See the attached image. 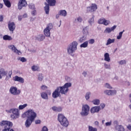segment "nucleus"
I'll return each mask as SVG.
<instances>
[{"mask_svg":"<svg viewBox=\"0 0 131 131\" xmlns=\"http://www.w3.org/2000/svg\"><path fill=\"white\" fill-rule=\"evenodd\" d=\"M31 69L32 71H38L39 70V67L37 65H34L32 66Z\"/></svg>","mask_w":131,"mask_h":131,"instance_id":"obj_30","label":"nucleus"},{"mask_svg":"<svg viewBox=\"0 0 131 131\" xmlns=\"http://www.w3.org/2000/svg\"><path fill=\"white\" fill-rule=\"evenodd\" d=\"M28 51L30 52V53H35L36 52V49H28Z\"/></svg>","mask_w":131,"mask_h":131,"instance_id":"obj_56","label":"nucleus"},{"mask_svg":"<svg viewBox=\"0 0 131 131\" xmlns=\"http://www.w3.org/2000/svg\"><path fill=\"white\" fill-rule=\"evenodd\" d=\"M38 79L39 81H42V80H43V76L42 75V74H38Z\"/></svg>","mask_w":131,"mask_h":131,"instance_id":"obj_36","label":"nucleus"},{"mask_svg":"<svg viewBox=\"0 0 131 131\" xmlns=\"http://www.w3.org/2000/svg\"><path fill=\"white\" fill-rule=\"evenodd\" d=\"M3 2L7 8H11V2L9 0H3Z\"/></svg>","mask_w":131,"mask_h":131,"instance_id":"obj_28","label":"nucleus"},{"mask_svg":"<svg viewBox=\"0 0 131 131\" xmlns=\"http://www.w3.org/2000/svg\"><path fill=\"white\" fill-rule=\"evenodd\" d=\"M89 43H90V45H94V43H95V39H91L90 40H89V41H88Z\"/></svg>","mask_w":131,"mask_h":131,"instance_id":"obj_50","label":"nucleus"},{"mask_svg":"<svg viewBox=\"0 0 131 131\" xmlns=\"http://www.w3.org/2000/svg\"><path fill=\"white\" fill-rule=\"evenodd\" d=\"M119 64L120 65H124V64H126V61L125 60H122L119 61Z\"/></svg>","mask_w":131,"mask_h":131,"instance_id":"obj_49","label":"nucleus"},{"mask_svg":"<svg viewBox=\"0 0 131 131\" xmlns=\"http://www.w3.org/2000/svg\"><path fill=\"white\" fill-rule=\"evenodd\" d=\"M104 94L107 95V96H111V90H105Z\"/></svg>","mask_w":131,"mask_h":131,"instance_id":"obj_44","label":"nucleus"},{"mask_svg":"<svg viewBox=\"0 0 131 131\" xmlns=\"http://www.w3.org/2000/svg\"><path fill=\"white\" fill-rule=\"evenodd\" d=\"M53 111L55 112H61L63 108L61 106H53L52 107Z\"/></svg>","mask_w":131,"mask_h":131,"instance_id":"obj_18","label":"nucleus"},{"mask_svg":"<svg viewBox=\"0 0 131 131\" xmlns=\"http://www.w3.org/2000/svg\"><path fill=\"white\" fill-rule=\"evenodd\" d=\"M88 9L91 10V12H95L98 8L97 7V5L96 4H92L91 7H88Z\"/></svg>","mask_w":131,"mask_h":131,"instance_id":"obj_19","label":"nucleus"},{"mask_svg":"<svg viewBox=\"0 0 131 131\" xmlns=\"http://www.w3.org/2000/svg\"><path fill=\"white\" fill-rule=\"evenodd\" d=\"M9 92L10 94L14 96H18L21 93V90H18V88L15 86H11L9 90Z\"/></svg>","mask_w":131,"mask_h":131,"instance_id":"obj_7","label":"nucleus"},{"mask_svg":"<svg viewBox=\"0 0 131 131\" xmlns=\"http://www.w3.org/2000/svg\"><path fill=\"white\" fill-rule=\"evenodd\" d=\"M12 114L20 117V114L19 113V109L12 108Z\"/></svg>","mask_w":131,"mask_h":131,"instance_id":"obj_23","label":"nucleus"},{"mask_svg":"<svg viewBox=\"0 0 131 131\" xmlns=\"http://www.w3.org/2000/svg\"><path fill=\"white\" fill-rule=\"evenodd\" d=\"M13 80H14V81H18V82H20V83H24V79L18 76H15L13 78Z\"/></svg>","mask_w":131,"mask_h":131,"instance_id":"obj_15","label":"nucleus"},{"mask_svg":"<svg viewBox=\"0 0 131 131\" xmlns=\"http://www.w3.org/2000/svg\"><path fill=\"white\" fill-rule=\"evenodd\" d=\"M29 8L32 10H34L35 6L32 4H29Z\"/></svg>","mask_w":131,"mask_h":131,"instance_id":"obj_54","label":"nucleus"},{"mask_svg":"<svg viewBox=\"0 0 131 131\" xmlns=\"http://www.w3.org/2000/svg\"><path fill=\"white\" fill-rule=\"evenodd\" d=\"M48 4L47 3H45V7H44L46 14L49 15L50 12V6L53 7L56 5V0H47Z\"/></svg>","mask_w":131,"mask_h":131,"instance_id":"obj_4","label":"nucleus"},{"mask_svg":"<svg viewBox=\"0 0 131 131\" xmlns=\"http://www.w3.org/2000/svg\"><path fill=\"white\" fill-rule=\"evenodd\" d=\"M28 105L27 104H25L24 105H20L18 106V109L19 110H23V109H24L25 108H26V107H27Z\"/></svg>","mask_w":131,"mask_h":131,"instance_id":"obj_37","label":"nucleus"},{"mask_svg":"<svg viewBox=\"0 0 131 131\" xmlns=\"http://www.w3.org/2000/svg\"><path fill=\"white\" fill-rule=\"evenodd\" d=\"M65 79H66V81H67L68 82H70L71 80H72V79H71L70 77L68 76H66L65 77Z\"/></svg>","mask_w":131,"mask_h":131,"instance_id":"obj_45","label":"nucleus"},{"mask_svg":"<svg viewBox=\"0 0 131 131\" xmlns=\"http://www.w3.org/2000/svg\"><path fill=\"white\" fill-rule=\"evenodd\" d=\"M113 79V80H118V76H115Z\"/></svg>","mask_w":131,"mask_h":131,"instance_id":"obj_62","label":"nucleus"},{"mask_svg":"<svg viewBox=\"0 0 131 131\" xmlns=\"http://www.w3.org/2000/svg\"><path fill=\"white\" fill-rule=\"evenodd\" d=\"M8 74V73L5 71V69L2 68L0 69V75H2L3 76H6V75Z\"/></svg>","mask_w":131,"mask_h":131,"instance_id":"obj_27","label":"nucleus"},{"mask_svg":"<svg viewBox=\"0 0 131 131\" xmlns=\"http://www.w3.org/2000/svg\"><path fill=\"white\" fill-rule=\"evenodd\" d=\"M61 96V92H60V89L59 87H57V88L55 90V91L52 93V97L54 99H57V98Z\"/></svg>","mask_w":131,"mask_h":131,"instance_id":"obj_9","label":"nucleus"},{"mask_svg":"<svg viewBox=\"0 0 131 131\" xmlns=\"http://www.w3.org/2000/svg\"><path fill=\"white\" fill-rule=\"evenodd\" d=\"M104 61L106 62H110V56L109 55V53H106L104 55Z\"/></svg>","mask_w":131,"mask_h":131,"instance_id":"obj_22","label":"nucleus"},{"mask_svg":"<svg viewBox=\"0 0 131 131\" xmlns=\"http://www.w3.org/2000/svg\"><path fill=\"white\" fill-rule=\"evenodd\" d=\"M3 39L4 40H12V39H13L12 38V37H11L10 36L5 35L3 36Z\"/></svg>","mask_w":131,"mask_h":131,"instance_id":"obj_31","label":"nucleus"},{"mask_svg":"<svg viewBox=\"0 0 131 131\" xmlns=\"http://www.w3.org/2000/svg\"><path fill=\"white\" fill-rule=\"evenodd\" d=\"M88 130L89 131H98V129L96 127H94L92 126H88Z\"/></svg>","mask_w":131,"mask_h":131,"instance_id":"obj_35","label":"nucleus"},{"mask_svg":"<svg viewBox=\"0 0 131 131\" xmlns=\"http://www.w3.org/2000/svg\"><path fill=\"white\" fill-rule=\"evenodd\" d=\"M20 117L19 116H17L14 114L11 115V118L14 120V119H17V118H19Z\"/></svg>","mask_w":131,"mask_h":131,"instance_id":"obj_41","label":"nucleus"},{"mask_svg":"<svg viewBox=\"0 0 131 131\" xmlns=\"http://www.w3.org/2000/svg\"><path fill=\"white\" fill-rule=\"evenodd\" d=\"M91 95H92V93L90 92H88L85 94V99L86 101H89V100H90V98H91Z\"/></svg>","mask_w":131,"mask_h":131,"instance_id":"obj_32","label":"nucleus"},{"mask_svg":"<svg viewBox=\"0 0 131 131\" xmlns=\"http://www.w3.org/2000/svg\"><path fill=\"white\" fill-rule=\"evenodd\" d=\"M27 6V2L26 0H19L18 4V9L21 10L23 7Z\"/></svg>","mask_w":131,"mask_h":131,"instance_id":"obj_10","label":"nucleus"},{"mask_svg":"<svg viewBox=\"0 0 131 131\" xmlns=\"http://www.w3.org/2000/svg\"><path fill=\"white\" fill-rule=\"evenodd\" d=\"M41 97L42 99H43L44 100H49V96H48V94L46 92H42L41 93Z\"/></svg>","mask_w":131,"mask_h":131,"instance_id":"obj_21","label":"nucleus"},{"mask_svg":"<svg viewBox=\"0 0 131 131\" xmlns=\"http://www.w3.org/2000/svg\"><path fill=\"white\" fill-rule=\"evenodd\" d=\"M116 93H117L116 90H111V96H114V95H116Z\"/></svg>","mask_w":131,"mask_h":131,"instance_id":"obj_52","label":"nucleus"},{"mask_svg":"<svg viewBox=\"0 0 131 131\" xmlns=\"http://www.w3.org/2000/svg\"><path fill=\"white\" fill-rule=\"evenodd\" d=\"M110 24V21L108 20H106L104 19V21L103 23V25H105V26H107V25H109Z\"/></svg>","mask_w":131,"mask_h":131,"instance_id":"obj_46","label":"nucleus"},{"mask_svg":"<svg viewBox=\"0 0 131 131\" xmlns=\"http://www.w3.org/2000/svg\"><path fill=\"white\" fill-rule=\"evenodd\" d=\"M123 32H124V30H123L122 32H120L119 33V35L117 36V39H121V37H122V34H123Z\"/></svg>","mask_w":131,"mask_h":131,"instance_id":"obj_42","label":"nucleus"},{"mask_svg":"<svg viewBox=\"0 0 131 131\" xmlns=\"http://www.w3.org/2000/svg\"><path fill=\"white\" fill-rule=\"evenodd\" d=\"M8 27L9 31L12 33H14V31L16 29V24L14 22L9 21L8 24Z\"/></svg>","mask_w":131,"mask_h":131,"instance_id":"obj_8","label":"nucleus"},{"mask_svg":"<svg viewBox=\"0 0 131 131\" xmlns=\"http://www.w3.org/2000/svg\"><path fill=\"white\" fill-rule=\"evenodd\" d=\"M104 68H105V69H111V66H110V64H107L106 63H104Z\"/></svg>","mask_w":131,"mask_h":131,"instance_id":"obj_47","label":"nucleus"},{"mask_svg":"<svg viewBox=\"0 0 131 131\" xmlns=\"http://www.w3.org/2000/svg\"><path fill=\"white\" fill-rule=\"evenodd\" d=\"M57 119L62 126H63V127H68V125H69V121H68V119H67V118H66L64 115L59 114L58 115Z\"/></svg>","mask_w":131,"mask_h":131,"instance_id":"obj_3","label":"nucleus"},{"mask_svg":"<svg viewBox=\"0 0 131 131\" xmlns=\"http://www.w3.org/2000/svg\"><path fill=\"white\" fill-rule=\"evenodd\" d=\"M94 19H95V15H93L92 17L90 18L88 21L89 23H90L91 25H92V24L94 23Z\"/></svg>","mask_w":131,"mask_h":131,"instance_id":"obj_40","label":"nucleus"},{"mask_svg":"<svg viewBox=\"0 0 131 131\" xmlns=\"http://www.w3.org/2000/svg\"><path fill=\"white\" fill-rule=\"evenodd\" d=\"M32 16H36V10H34L33 11H32L31 13Z\"/></svg>","mask_w":131,"mask_h":131,"instance_id":"obj_58","label":"nucleus"},{"mask_svg":"<svg viewBox=\"0 0 131 131\" xmlns=\"http://www.w3.org/2000/svg\"><path fill=\"white\" fill-rule=\"evenodd\" d=\"M58 13L60 16H62L63 17H66L67 16V12L66 10H60Z\"/></svg>","mask_w":131,"mask_h":131,"instance_id":"obj_26","label":"nucleus"},{"mask_svg":"<svg viewBox=\"0 0 131 131\" xmlns=\"http://www.w3.org/2000/svg\"><path fill=\"white\" fill-rule=\"evenodd\" d=\"M37 116V114L36 113L34 112V110L31 109L28 110L21 115L22 118L27 117L28 119L33 120V121L35 120V118H36Z\"/></svg>","mask_w":131,"mask_h":131,"instance_id":"obj_1","label":"nucleus"},{"mask_svg":"<svg viewBox=\"0 0 131 131\" xmlns=\"http://www.w3.org/2000/svg\"><path fill=\"white\" fill-rule=\"evenodd\" d=\"M105 125V126H111V125H112V121L106 122Z\"/></svg>","mask_w":131,"mask_h":131,"instance_id":"obj_51","label":"nucleus"},{"mask_svg":"<svg viewBox=\"0 0 131 131\" xmlns=\"http://www.w3.org/2000/svg\"><path fill=\"white\" fill-rule=\"evenodd\" d=\"M75 22L76 23H81L82 22V18L80 16H79L75 19Z\"/></svg>","mask_w":131,"mask_h":131,"instance_id":"obj_34","label":"nucleus"},{"mask_svg":"<svg viewBox=\"0 0 131 131\" xmlns=\"http://www.w3.org/2000/svg\"><path fill=\"white\" fill-rule=\"evenodd\" d=\"M33 121L32 120H30V119H28L27 118V120H26V122L25 123V125L26 126V127H30V125H31V124H32V122H33Z\"/></svg>","mask_w":131,"mask_h":131,"instance_id":"obj_16","label":"nucleus"},{"mask_svg":"<svg viewBox=\"0 0 131 131\" xmlns=\"http://www.w3.org/2000/svg\"><path fill=\"white\" fill-rule=\"evenodd\" d=\"M18 21H21L22 20V19H23V16L19 15L18 16Z\"/></svg>","mask_w":131,"mask_h":131,"instance_id":"obj_59","label":"nucleus"},{"mask_svg":"<svg viewBox=\"0 0 131 131\" xmlns=\"http://www.w3.org/2000/svg\"><path fill=\"white\" fill-rule=\"evenodd\" d=\"M86 39V35H84L79 39V42H80L81 43L82 42H84V41H85Z\"/></svg>","mask_w":131,"mask_h":131,"instance_id":"obj_24","label":"nucleus"},{"mask_svg":"<svg viewBox=\"0 0 131 131\" xmlns=\"http://www.w3.org/2000/svg\"><path fill=\"white\" fill-rule=\"evenodd\" d=\"M92 102L94 105H100V99H95L93 100Z\"/></svg>","mask_w":131,"mask_h":131,"instance_id":"obj_33","label":"nucleus"},{"mask_svg":"<svg viewBox=\"0 0 131 131\" xmlns=\"http://www.w3.org/2000/svg\"><path fill=\"white\" fill-rule=\"evenodd\" d=\"M127 128L129 130H131V125H128L127 126Z\"/></svg>","mask_w":131,"mask_h":131,"instance_id":"obj_64","label":"nucleus"},{"mask_svg":"<svg viewBox=\"0 0 131 131\" xmlns=\"http://www.w3.org/2000/svg\"><path fill=\"white\" fill-rule=\"evenodd\" d=\"M114 42H115V39L108 38L105 45L106 46H109V45H111V43H114Z\"/></svg>","mask_w":131,"mask_h":131,"instance_id":"obj_25","label":"nucleus"},{"mask_svg":"<svg viewBox=\"0 0 131 131\" xmlns=\"http://www.w3.org/2000/svg\"><path fill=\"white\" fill-rule=\"evenodd\" d=\"M101 110V106H93L90 110V112L92 114H94V113H98Z\"/></svg>","mask_w":131,"mask_h":131,"instance_id":"obj_13","label":"nucleus"},{"mask_svg":"<svg viewBox=\"0 0 131 131\" xmlns=\"http://www.w3.org/2000/svg\"><path fill=\"white\" fill-rule=\"evenodd\" d=\"M77 46H78V43L76 41H74L70 43L67 47V53L68 55L73 56V54L77 50Z\"/></svg>","mask_w":131,"mask_h":131,"instance_id":"obj_2","label":"nucleus"},{"mask_svg":"<svg viewBox=\"0 0 131 131\" xmlns=\"http://www.w3.org/2000/svg\"><path fill=\"white\" fill-rule=\"evenodd\" d=\"M90 114V106L88 104H84L82 106L80 115L84 117Z\"/></svg>","mask_w":131,"mask_h":131,"instance_id":"obj_5","label":"nucleus"},{"mask_svg":"<svg viewBox=\"0 0 131 131\" xmlns=\"http://www.w3.org/2000/svg\"><path fill=\"white\" fill-rule=\"evenodd\" d=\"M18 60H19V61H21V62H26L27 61L25 57H19Z\"/></svg>","mask_w":131,"mask_h":131,"instance_id":"obj_55","label":"nucleus"},{"mask_svg":"<svg viewBox=\"0 0 131 131\" xmlns=\"http://www.w3.org/2000/svg\"><path fill=\"white\" fill-rule=\"evenodd\" d=\"M94 124L96 125V126H99V122L96 121L94 122Z\"/></svg>","mask_w":131,"mask_h":131,"instance_id":"obj_63","label":"nucleus"},{"mask_svg":"<svg viewBox=\"0 0 131 131\" xmlns=\"http://www.w3.org/2000/svg\"><path fill=\"white\" fill-rule=\"evenodd\" d=\"M83 43L81 44L80 47V48H88V46H89V41H85L84 42H83Z\"/></svg>","mask_w":131,"mask_h":131,"instance_id":"obj_29","label":"nucleus"},{"mask_svg":"<svg viewBox=\"0 0 131 131\" xmlns=\"http://www.w3.org/2000/svg\"><path fill=\"white\" fill-rule=\"evenodd\" d=\"M105 106H106V105L104 103H101L100 104V107H101L102 109L105 108Z\"/></svg>","mask_w":131,"mask_h":131,"instance_id":"obj_60","label":"nucleus"},{"mask_svg":"<svg viewBox=\"0 0 131 131\" xmlns=\"http://www.w3.org/2000/svg\"><path fill=\"white\" fill-rule=\"evenodd\" d=\"M115 129L117 131H125L124 127L121 125H116Z\"/></svg>","mask_w":131,"mask_h":131,"instance_id":"obj_20","label":"nucleus"},{"mask_svg":"<svg viewBox=\"0 0 131 131\" xmlns=\"http://www.w3.org/2000/svg\"><path fill=\"white\" fill-rule=\"evenodd\" d=\"M8 48L9 49H10V50H11L12 52H13L15 54H17V55H21V54H22V53H21V51L18 50L16 47H15V46L14 45H10L8 46Z\"/></svg>","mask_w":131,"mask_h":131,"instance_id":"obj_11","label":"nucleus"},{"mask_svg":"<svg viewBox=\"0 0 131 131\" xmlns=\"http://www.w3.org/2000/svg\"><path fill=\"white\" fill-rule=\"evenodd\" d=\"M104 88L106 89H108L109 90H112V87L111 86V85L109 84L108 83H106L104 84Z\"/></svg>","mask_w":131,"mask_h":131,"instance_id":"obj_39","label":"nucleus"},{"mask_svg":"<svg viewBox=\"0 0 131 131\" xmlns=\"http://www.w3.org/2000/svg\"><path fill=\"white\" fill-rule=\"evenodd\" d=\"M117 26H114L112 28H107L104 31V33H111L112 31H114V30L116 29Z\"/></svg>","mask_w":131,"mask_h":131,"instance_id":"obj_14","label":"nucleus"},{"mask_svg":"<svg viewBox=\"0 0 131 131\" xmlns=\"http://www.w3.org/2000/svg\"><path fill=\"white\" fill-rule=\"evenodd\" d=\"M88 29H89V27H86L83 30V32L85 35H86V34H89V31H88Z\"/></svg>","mask_w":131,"mask_h":131,"instance_id":"obj_43","label":"nucleus"},{"mask_svg":"<svg viewBox=\"0 0 131 131\" xmlns=\"http://www.w3.org/2000/svg\"><path fill=\"white\" fill-rule=\"evenodd\" d=\"M58 89H59V91L61 95H66L67 93H68L69 91V89L67 88L64 85L62 86H58Z\"/></svg>","mask_w":131,"mask_h":131,"instance_id":"obj_12","label":"nucleus"},{"mask_svg":"<svg viewBox=\"0 0 131 131\" xmlns=\"http://www.w3.org/2000/svg\"><path fill=\"white\" fill-rule=\"evenodd\" d=\"M105 21V18H100L98 22L99 24H104V22Z\"/></svg>","mask_w":131,"mask_h":131,"instance_id":"obj_53","label":"nucleus"},{"mask_svg":"<svg viewBox=\"0 0 131 131\" xmlns=\"http://www.w3.org/2000/svg\"><path fill=\"white\" fill-rule=\"evenodd\" d=\"M67 89H69V88H71L72 86V84L71 82L66 83L64 85Z\"/></svg>","mask_w":131,"mask_h":131,"instance_id":"obj_38","label":"nucleus"},{"mask_svg":"<svg viewBox=\"0 0 131 131\" xmlns=\"http://www.w3.org/2000/svg\"><path fill=\"white\" fill-rule=\"evenodd\" d=\"M114 124L115 125V128L116 125H118V121H115L114 122Z\"/></svg>","mask_w":131,"mask_h":131,"instance_id":"obj_61","label":"nucleus"},{"mask_svg":"<svg viewBox=\"0 0 131 131\" xmlns=\"http://www.w3.org/2000/svg\"><path fill=\"white\" fill-rule=\"evenodd\" d=\"M46 38V37L43 35V34H39L36 37V40H38V41H43V40Z\"/></svg>","mask_w":131,"mask_h":131,"instance_id":"obj_17","label":"nucleus"},{"mask_svg":"<svg viewBox=\"0 0 131 131\" xmlns=\"http://www.w3.org/2000/svg\"><path fill=\"white\" fill-rule=\"evenodd\" d=\"M53 29V24H49L43 30L44 35L47 37H51V30Z\"/></svg>","mask_w":131,"mask_h":131,"instance_id":"obj_6","label":"nucleus"},{"mask_svg":"<svg viewBox=\"0 0 131 131\" xmlns=\"http://www.w3.org/2000/svg\"><path fill=\"white\" fill-rule=\"evenodd\" d=\"M40 89L42 91H46V90H48V86L45 85H42L40 86Z\"/></svg>","mask_w":131,"mask_h":131,"instance_id":"obj_48","label":"nucleus"},{"mask_svg":"<svg viewBox=\"0 0 131 131\" xmlns=\"http://www.w3.org/2000/svg\"><path fill=\"white\" fill-rule=\"evenodd\" d=\"M40 122H41V121H40V120H36L35 121V124H39L40 123Z\"/></svg>","mask_w":131,"mask_h":131,"instance_id":"obj_57","label":"nucleus"}]
</instances>
